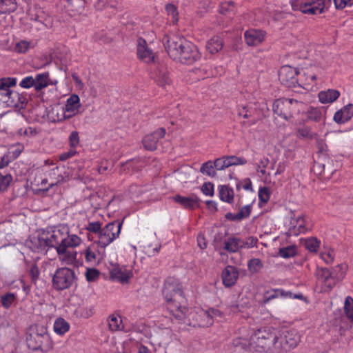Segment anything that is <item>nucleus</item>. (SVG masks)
Returning <instances> with one entry per match:
<instances>
[{
  "label": "nucleus",
  "instance_id": "obj_20",
  "mask_svg": "<svg viewBox=\"0 0 353 353\" xmlns=\"http://www.w3.org/2000/svg\"><path fill=\"white\" fill-rule=\"evenodd\" d=\"M265 32L261 30L250 29L244 33V39L247 45L256 46L261 44L265 39Z\"/></svg>",
  "mask_w": 353,
  "mask_h": 353
},
{
  "label": "nucleus",
  "instance_id": "obj_36",
  "mask_svg": "<svg viewBox=\"0 0 353 353\" xmlns=\"http://www.w3.org/2000/svg\"><path fill=\"white\" fill-rule=\"evenodd\" d=\"M34 81H35L34 90L37 91L41 90L49 85V73L44 72L37 74L34 78Z\"/></svg>",
  "mask_w": 353,
  "mask_h": 353
},
{
  "label": "nucleus",
  "instance_id": "obj_56",
  "mask_svg": "<svg viewBox=\"0 0 353 353\" xmlns=\"http://www.w3.org/2000/svg\"><path fill=\"white\" fill-rule=\"evenodd\" d=\"M213 163L214 164L215 168L217 170H223L230 167V163H228V157L218 158Z\"/></svg>",
  "mask_w": 353,
  "mask_h": 353
},
{
  "label": "nucleus",
  "instance_id": "obj_12",
  "mask_svg": "<svg viewBox=\"0 0 353 353\" xmlns=\"http://www.w3.org/2000/svg\"><path fill=\"white\" fill-rule=\"evenodd\" d=\"M299 70L290 65L282 66L279 71L281 83L288 88H301L302 78L298 79Z\"/></svg>",
  "mask_w": 353,
  "mask_h": 353
},
{
  "label": "nucleus",
  "instance_id": "obj_29",
  "mask_svg": "<svg viewBox=\"0 0 353 353\" xmlns=\"http://www.w3.org/2000/svg\"><path fill=\"white\" fill-rule=\"evenodd\" d=\"M232 345L236 351H254L251 337L250 339L242 336L236 337L232 340Z\"/></svg>",
  "mask_w": 353,
  "mask_h": 353
},
{
  "label": "nucleus",
  "instance_id": "obj_8",
  "mask_svg": "<svg viewBox=\"0 0 353 353\" xmlns=\"http://www.w3.org/2000/svg\"><path fill=\"white\" fill-rule=\"evenodd\" d=\"M276 334V353L288 352L294 348L300 341V336L294 329H283Z\"/></svg>",
  "mask_w": 353,
  "mask_h": 353
},
{
  "label": "nucleus",
  "instance_id": "obj_21",
  "mask_svg": "<svg viewBox=\"0 0 353 353\" xmlns=\"http://www.w3.org/2000/svg\"><path fill=\"white\" fill-rule=\"evenodd\" d=\"M239 275V273L236 267L227 265L221 274L223 284L227 288L233 286L236 283Z\"/></svg>",
  "mask_w": 353,
  "mask_h": 353
},
{
  "label": "nucleus",
  "instance_id": "obj_2",
  "mask_svg": "<svg viewBox=\"0 0 353 353\" xmlns=\"http://www.w3.org/2000/svg\"><path fill=\"white\" fill-rule=\"evenodd\" d=\"M162 294L170 314L179 322L183 321L186 317L188 308L183 306L185 297L179 279L174 277L167 278L162 290Z\"/></svg>",
  "mask_w": 353,
  "mask_h": 353
},
{
  "label": "nucleus",
  "instance_id": "obj_27",
  "mask_svg": "<svg viewBox=\"0 0 353 353\" xmlns=\"http://www.w3.org/2000/svg\"><path fill=\"white\" fill-rule=\"evenodd\" d=\"M291 226L288 230L290 235L297 236L299 234L304 233L307 230L305 221L303 216H299L296 219H292Z\"/></svg>",
  "mask_w": 353,
  "mask_h": 353
},
{
  "label": "nucleus",
  "instance_id": "obj_17",
  "mask_svg": "<svg viewBox=\"0 0 353 353\" xmlns=\"http://www.w3.org/2000/svg\"><path fill=\"white\" fill-rule=\"evenodd\" d=\"M81 108L79 97L76 94H71L65 101L63 108L68 119L77 115Z\"/></svg>",
  "mask_w": 353,
  "mask_h": 353
},
{
  "label": "nucleus",
  "instance_id": "obj_38",
  "mask_svg": "<svg viewBox=\"0 0 353 353\" xmlns=\"http://www.w3.org/2000/svg\"><path fill=\"white\" fill-rule=\"evenodd\" d=\"M108 326L112 331H119L124 329L123 319L118 314L110 316L108 319Z\"/></svg>",
  "mask_w": 353,
  "mask_h": 353
},
{
  "label": "nucleus",
  "instance_id": "obj_3",
  "mask_svg": "<svg viewBox=\"0 0 353 353\" xmlns=\"http://www.w3.org/2000/svg\"><path fill=\"white\" fill-rule=\"evenodd\" d=\"M17 79L4 77L0 79V106L22 108L26 103V98L10 88L17 84Z\"/></svg>",
  "mask_w": 353,
  "mask_h": 353
},
{
  "label": "nucleus",
  "instance_id": "obj_60",
  "mask_svg": "<svg viewBox=\"0 0 353 353\" xmlns=\"http://www.w3.org/2000/svg\"><path fill=\"white\" fill-rule=\"evenodd\" d=\"M34 83L35 81H34V77L32 76H28L21 81L19 85L23 88L28 89L32 87L34 88Z\"/></svg>",
  "mask_w": 353,
  "mask_h": 353
},
{
  "label": "nucleus",
  "instance_id": "obj_4",
  "mask_svg": "<svg viewBox=\"0 0 353 353\" xmlns=\"http://www.w3.org/2000/svg\"><path fill=\"white\" fill-rule=\"evenodd\" d=\"M277 334L270 327H262L251 336V344L254 351L276 353Z\"/></svg>",
  "mask_w": 353,
  "mask_h": 353
},
{
  "label": "nucleus",
  "instance_id": "obj_61",
  "mask_svg": "<svg viewBox=\"0 0 353 353\" xmlns=\"http://www.w3.org/2000/svg\"><path fill=\"white\" fill-rule=\"evenodd\" d=\"M228 163H230V166L236 165H245L247 163V161L244 158L237 157L235 156H228Z\"/></svg>",
  "mask_w": 353,
  "mask_h": 353
},
{
  "label": "nucleus",
  "instance_id": "obj_13",
  "mask_svg": "<svg viewBox=\"0 0 353 353\" xmlns=\"http://www.w3.org/2000/svg\"><path fill=\"white\" fill-rule=\"evenodd\" d=\"M43 240L45 241L48 247L57 248L63 242L64 236L67 233V226L60 225L50 231H43Z\"/></svg>",
  "mask_w": 353,
  "mask_h": 353
},
{
  "label": "nucleus",
  "instance_id": "obj_6",
  "mask_svg": "<svg viewBox=\"0 0 353 353\" xmlns=\"http://www.w3.org/2000/svg\"><path fill=\"white\" fill-rule=\"evenodd\" d=\"M29 346L32 349L48 352L53 347V341L45 325H36L28 338Z\"/></svg>",
  "mask_w": 353,
  "mask_h": 353
},
{
  "label": "nucleus",
  "instance_id": "obj_53",
  "mask_svg": "<svg viewBox=\"0 0 353 353\" xmlns=\"http://www.w3.org/2000/svg\"><path fill=\"white\" fill-rule=\"evenodd\" d=\"M320 241L316 238H310L305 240V246L310 252H315L319 247Z\"/></svg>",
  "mask_w": 353,
  "mask_h": 353
},
{
  "label": "nucleus",
  "instance_id": "obj_34",
  "mask_svg": "<svg viewBox=\"0 0 353 353\" xmlns=\"http://www.w3.org/2000/svg\"><path fill=\"white\" fill-rule=\"evenodd\" d=\"M70 327L69 323L61 317L57 318L53 324L54 332L59 336H63L69 331Z\"/></svg>",
  "mask_w": 353,
  "mask_h": 353
},
{
  "label": "nucleus",
  "instance_id": "obj_44",
  "mask_svg": "<svg viewBox=\"0 0 353 353\" xmlns=\"http://www.w3.org/2000/svg\"><path fill=\"white\" fill-rule=\"evenodd\" d=\"M15 9V0H0V13L9 12Z\"/></svg>",
  "mask_w": 353,
  "mask_h": 353
},
{
  "label": "nucleus",
  "instance_id": "obj_37",
  "mask_svg": "<svg viewBox=\"0 0 353 353\" xmlns=\"http://www.w3.org/2000/svg\"><path fill=\"white\" fill-rule=\"evenodd\" d=\"M223 48V41L219 37H213L210 39L207 44L206 49L212 54L220 51Z\"/></svg>",
  "mask_w": 353,
  "mask_h": 353
},
{
  "label": "nucleus",
  "instance_id": "obj_22",
  "mask_svg": "<svg viewBox=\"0 0 353 353\" xmlns=\"http://www.w3.org/2000/svg\"><path fill=\"white\" fill-rule=\"evenodd\" d=\"M173 199L183 208L190 210H193L199 207L200 203L199 198L194 194H192L189 196H183L178 194L174 196Z\"/></svg>",
  "mask_w": 353,
  "mask_h": 353
},
{
  "label": "nucleus",
  "instance_id": "obj_14",
  "mask_svg": "<svg viewBox=\"0 0 353 353\" xmlns=\"http://www.w3.org/2000/svg\"><path fill=\"white\" fill-rule=\"evenodd\" d=\"M132 276V267L116 265L110 270V279L122 284L128 283Z\"/></svg>",
  "mask_w": 353,
  "mask_h": 353
},
{
  "label": "nucleus",
  "instance_id": "obj_16",
  "mask_svg": "<svg viewBox=\"0 0 353 353\" xmlns=\"http://www.w3.org/2000/svg\"><path fill=\"white\" fill-rule=\"evenodd\" d=\"M279 296L298 299H301L303 298V295L301 294L293 295L291 292L285 291L283 289H272L270 290H267L263 293V299L261 301V304L265 305L271 300L276 299Z\"/></svg>",
  "mask_w": 353,
  "mask_h": 353
},
{
  "label": "nucleus",
  "instance_id": "obj_26",
  "mask_svg": "<svg viewBox=\"0 0 353 353\" xmlns=\"http://www.w3.org/2000/svg\"><path fill=\"white\" fill-rule=\"evenodd\" d=\"M96 243H94L89 245L82 254L85 256L86 262L90 263H94L97 261H101L104 257V252H100L96 250Z\"/></svg>",
  "mask_w": 353,
  "mask_h": 353
},
{
  "label": "nucleus",
  "instance_id": "obj_9",
  "mask_svg": "<svg viewBox=\"0 0 353 353\" xmlns=\"http://www.w3.org/2000/svg\"><path fill=\"white\" fill-rule=\"evenodd\" d=\"M121 223H110L103 227L97 234L95 242L101 248H105L119 236Z\"/></svg>",
  "mask_w": 353,
  "mask_h": 353
},
{
  "label": "nucleus",
  "instance_id": "obj_19",
  "mask_svg": "<svg viewBox=\"0 0 353 353\" xmlns=\"http://www.w3.org/2000/svg\"><path fill=\"white\" fill-rule=\"evenodd\" d=\"M59 261L65 265H74L77 262V252L69 248L60 245L56 250Z\"/></svg>",
  "mask_w": 353,
  "mask_h": 353
},
{
  "label": "nucleus",
  "instance_id": "obj_25",
  "mask_svg": "<svg viewBox=\"0 0 353 353\" xmlns=\"http://www.w3.org/2000/svg\"><path fill=\"white\" fill-rule=\"evenodd\" d=\"M314 3V0H310L306 2L295 0L291 2V6L294 11L299 10L303 14H316V10L319 8L312 7V4Z\"/></svg>",
  "mask_w": 353,
  "mask_h": 353
},
{
  "label": "nucleus",
  "instance_id": "obj_7",
  "mask_svg": "<svg viewBox=\"0 0 353 353\" xmlns=\"http://www.w3.org/2000/svg\"><path fill=\"white\" fill-rule=\"evenodd\" d=\"M337 269H342L341 265H338L332 270L326 268H317L315 275L317 281L321 285V292L331 291L338 282L344 277L343 272L340 274L336 272Z\"/></svg>",
  "mask_w": 353,
  "mask_h": 353
},
{
  "label": "nucleus",
  "instance_id": "obj_64",
  "mask_svg": "<svg viewBox=\"0 0 353 353\" xmlns=\"http://www.w3.org/2000/svg\"><path fill=\"white\" fill-rule=\"evenodd\" d=\"M334 6L336 9H343L345 6L353 5V0H334Z\"/></svg>",
  "mask_w": 353,
  "mask_h": 353
},
{
  "label": "nucleus",
  "instance_id": "obj_63",
  "mask_svg": "<svg viewBox=\"0 0 353 353\" xmlns=\"http://www.w3.org/2000/svg\"><path fill=\"white\" fill-rule=\"evenodd\" d=\"M258 239L254 236H250L246 241L242 239V249L251 248L256 245Z\"/></svg>",
  "mask_w": 353,
  "mask_h": 353
},
{
  "label": "nucleus",
  "instance_id": "obj_33",
  "mask_svg": "<svg viewBox=\"0 0 353 353\" xmlns=\"http://www.w3.org/2000/svg\"><path fill=\"white\" fill-rule=\"evenodd\" d=\"M82 243V239L74 234H70L69 229L67 227V233L63 238V242L61 245H63L67 248H75L79 247Z\"/></svg>",
  "mask_w": 353,
  "mask_h": 353
},
{
  "label": "nucleus",
  "instance_id": "obj_52",
  "mask_svg": "<svg viewBox=\"0 0 353 353\" xmlns=\"http://www.w3.org/2000/svg\"><path fill=\"white\" fill-rule=\"evenodd\" d=\"M69 174L67 173L63 168L61 169L57 177H54V181L50 184L51 186L54 185L60 184L67 181L69 179Z\"/></svg>",
  "mask_w": 353,
  "mask_h": 353
},
{
  "label": "nucleus",
  "instance_id": "obj_42",
  "mask_svg": "<svg viewBox=\"0 0 353 353\" xmlns=\"http://www.w3.org/2000/svg\"><path fill=\"white\" fill-rule=\"evenodd\" d=\"M279 254L285 259L293 257L296 254V246L288 245L284 248H281L279 250Z\"/></svg>",
  "mask_w": 353,
  "mask_h": 353
},
{
  "label": "nucleus",
  "instance_id": "obj_32",
  "mask_svg": "<svg viewBox=\"0 0 353 353\" xmlns=\"http://www.w3.org/2000/svg\"><path fill=\"white\" fill-rule=\"evenodd\" d=\"M252 207L250 205H247L242 207L239 212L236 214L228 212L225 217L230 221H241L244 219L248 218L251 214Z\"/></svg>",
  "mask_w": 353,
  "mask_h": 353
},
{
  "label": "nucleus",
  "instance_id": "obj_18",
  "mask_svg": "<svg viewBox=\"0 0 353 353\" xmlns=\"http://www.w3.org/2000/svg\"><path fill=\"white\" fill-rule=\"evenodd\" d=\"M137 57L146 63H152L154 59L152 50L148 47L146 41L142 38H139L137 41Z\"/></svg>",
  "mask_w": 353,
  "mask_h": 353
},
{
  "label": "nucleus",
  "instance_id": "obj_46",
  "mask_svg": "<svg viewBox=\"0 0 353 353\" xmlns=\"http://www.w3.org/2000/svg\"><path fill=\"white\" fill-rule=\"evenodd\" d=\"M263 267V263L259 259H252L248 263V270L253 274L259 272Z\"/></svg>",
  "mask_w": 353,
  "mask_h": 353
},
{
  "label": "nucleus",
  "instance_id": "obj_47",
  "mask_svg": "<svg viewBox=\"0 0 353 353\" xmlns=\"http://www.w3.org/2000/svg\"><path fill=\"white\" fill-rule=\"evenodd\" d=\"M85 276L88 282H96L100 277V272L96 268H87L85 272Z\"/></svg>",
  "mask_w": 353,
  "mask_h": 353
},
{
  "label": "nucleus",
  "instance_id": "obj_50",
  "mask_svg": "<svg viewBox=\"0 0 353 353\" xmlns=\"http://www.w3.org/2000/svg\"><path fill=\"white\" fill-rule=\"evenodd\" d=\"M165 10L168 15L172 17V23H176L179 20V13L176 6L172 3H168L165 6Z\"/></svg>",
  "mask_w": 353,
  "mask_h": 353
},
{
  "label": "nucleus",
  "instance_id": "obj_40",
  "mask_svg": "<svg viewBox=\"0 0 353 353\" xmlns=\"http://www.w3.org/2000/svg\"><path fill=\"white\" fill-rule=\"evenodd\" d=\"M200 172L205 174L210 177H214L216 176L215 166L212 161H208L203 163L199 170Z\"/></svg>",
  "mask_w": 353,
  "mask_h": 353
},
{
  "label": "nucleus",
  "instance_id": "obj_5",
  "mask_svg": "<svg viewBox=\"0 0 353 353\" xmlns=\"http://www.w3.org/2000/svg\"><path fill=\"white\" fill-rule=\"evenodd\" d=\"M305 104L293 99H279L272 105L274 114L288 121L303 110Z\"/></svg>",
  "mask_w": 353,
  "mask_h": 353
},
{
  "label": "nucleus",
  "instance_id": "obj_39",
  "mask_svg": "<svg viewBox=\"0 0 353 353\" xmlns=\"http://www.w3.org/2000/svg\"><path fill=\"white\" fill-rule=\"evenodd\" d=\"M196 321L199 322V325L201 327H208L213 323L211 316L208 312V310H199L196 313Z\"/></svg>",
  "mask_w": 353,
  "mask_h": 353
},
{
  "label": "nucleus",
  "instance_id": "obj_23",
  "mask_svg": "<svg viewBox=\"0 0 353 353\" xmlns=\"http://www.w3.org/2000/svg\"><path fill=\"white\" fill-rule=\"evenodd\" d=\"M47 118L50 122L53 123L61 122L68 119L63 106L59 104L49 108L47 110Z\"/></svg>",
  "mask_w": 353,
  "mask_h": 353
},
{
  "label": "nucleus",
  "instance_id": "obj_48",
  "mask_svg": "<svg viewBox=\"0 0 353 353\" xmlns=\"http://www.w3.org/2000/svg\"><path fill=\"white\" fill-rule=\"evenodd\" d=\"M297 135L303 139H312L316 137L317 134L312 132L311 128L307 126L299 128L297 130Z\"/></svg>",
  "mask_w": 353,
  "mask_h": 353
},
{
  "label": "nucleus",
  "instance_id": "obj_10",
  "mask_svg": "<svg viewBox=\"0 0 353 353\" xmlns=\"http://www.w3.org/2000/svg\"><path fill=\"white\" fill-rule=\"evenodd\" d=\"M74 271L68 268H59L52 277V285L57 290H63L70 288L75 281Z\"/></svg>",
  "mask_w": 353,
  "mask_h": 353
},
{
  "label": "nucleus",
  "instance_id": "obj_58",
  "mask_svg": "<svg viewBox=\"0 0 353 353\" xmlns=\"http://www.w3.org/2000/svg\"><path fill=\"white\" fill-rule=\"evenodd\" d=\"M143 143L145 149L153 150L154 149V136L153 134L145 136Z\"/></svg>",
  "mask_w": 353,
  "mask_h": 353
},
{
  "label": "nucleus",
  "instance_id": "obj_62",
  "mask_svg": "<svg viewBox=\"0 0 353 353\" xmlns=\"http://www.w3.org/2000/svg\"><path fill=\"white\" fill-rule=\"evenodd\" d=\"M202 192L207 196L214 195V185L210 182L204 183L201 187Z\"/></svg>",
  "mask_w": 353,
  "mask_h": 353
},
{
  "label": "nucleus",
  "instance_id": "obj_45",
  "mask_svg": "<svg viewBox=\"0 0 353 353\" xmlns=\"http://www.w3.org/2000/svg\"><path fill=\"white\" fill-rule=\"evenodd\" d=\"M344 311L347 319L353 322V299L351 296H347L344 303Z\"/></svg>",
  "mask_w": 353,
  "mask_h": 353
},
{
  "label": "nucleus",
  "instance_id": "obj_11",
  "mask_svg": "<svg viewBox=\"0 0 353 353\" xmlns=\"http://www.w3.org/2000/svg\"><path fill=\"white\" fill-rule=\"evenodd\" d=\"M312 170L315 174L321 176L325 180H329L336 169L334 168L333 160L322 153L314 161Z\"/></svg>",
  "mask_w": 353,
  "mask_h": 353
},
{
  "label": "nucleus",
  "instance_id": "obj_59",
  "mask_svg": "<svg viewBox=\"0 0 353 353\" xmlns=\"http://www.w3.org/2000/svg\"><path fill=\"white\" fill-rule=\"evenodd\" d=\"M270 194L268 188L263 187L259 190V198L261 202L267 203L270 199Z\"/></svg>",
  "mask_w": 353,
  "mask_h": 353
},
{
  "label": "nucleus",
  "instance_id": "obj_43",
  "mask_svg": "<svg viewBox=\"0 0 353 353\" xmlns=\"http://www.w3.org/2000/svg\"><path fill=\"white\" fill-rule=\"evenodd\" d=\"M219 11L222 14H231L235 12V6L233 1H225L220 3Z\"/></svg>",
  "mask_w": 353,
  "mask_h": 353
},
{
  "label": "nucleus",
  "instance_id": "obj_1",
  "mask_svg": "<svg viewBox=\"0 0 353 353\" xmlns=\"http://www.w3.org/2000/svg\"><path fill=\"white\" fill-rule=\"evenodd\" d=\"M162 42L168 54L174 61L191 65L201 58L197 47L183 37L165 36Z\"/></svg>",
  "mask_w": 353,
  "mask_h": 353
},
{
  "label": "nucleus",
  "instance_id": "obj_28",
  "mask_svg": "<svg viewBox=\"0 0 353 353\" xmlns=\"http://www.w3.org/2000/svg\"><path fill=\"white\" fill-rule=\"evenodd\" d=\"M340 92L334 89H328L321 91L318 94V97L322 103H331L336 101L340 97Z\"/></svg>",
  "mask_w": 353,
  "mask_h": 353
},
{
  "label": "nucleus",
  "instance_id": "obj_54",
  "mask_svg": "<svg viewBox=\"0 0 353 353\" xmlns=\"http://www.w3.org/2000/svg\"><path fill=\"white\" fill-rule=\"evenodd\" d=\"M322 110L318 108H311L308 111V119L316 122L320 121L322 119Z\"/></svg>",
  "mask_w": 353,
  "mask_h": 353
},
{
  "label": "nucleus",
  "instance_id": "obj_55",
  "mask_svg": "<svg viewBox=\"0 0 353 353\" xmlns=\"http://www.w3.org/2000/svg\"><path fill=\"white\" fill-rule=\"evenodd\" d=\"M315 2L312 4V7L319 8L316 10V14H321L323 12L325 7H329L331 4L332 0H314Z\"/></svg>",
  "mask_w": 353,
  "mask_h": 353
},
{
  "label": "nucleus",
  "instance_id": "obj_51",
  "mask_svg": "<svg viewBox=\"0 0 353 353\" xmlns=\"http://www.w3.org/2000/svg\"><path fill=\"white\" fill-rule=\"evenodd\" d=\"M69 145L70 148L77 150L80 143L79 134L77 131H72L68 137Z\"/></svg>",
  "mask_w": 353,
  "mask_h": 353
},
{
  "label": "nucleus",
  "instance_id": "obj_30",
  "mask_svg": "<svg viewBox=\"0 0 353 353\" xmlns=\"http://www.w3.org/2000/svg\"><path fill=\"white\" fill-rule=\"evenodd\" d=\"M43 239V233L41 232L37 236H32L27 243L28 246L34 252H39L45 250L48 247Z\"/></svg>",
  "mask_w": 353,
  "mask_h": 353
},
{
  "label": "nucleus",
  "instance_id": "obj_41",
  "mask_svg": "<svg viewBox=\"0 0 353 353\" xmlns=\"http://www.w3.org/2000/svg\"><path fill=\"white\" fill-rule=\"evenodd\" d=\"M34 45L31 41L21 40L15 43L14 50L18 53H26Z\"/></svg>",
  "mask_w": 353,
  "mask_h": 353
},
{
  "label": "nucleus",
  "instance_id": "obj_57",
  "mask_svg": "<svg viewBox=\"0 0 353 353\" xmlns=\"http://www.w3.org/2000/svg\"><path fill=\"white\" fill-rule=\"evenodd\" d=\"M12 180L10 174H0V191H5Z\"/></svg>",
  "mask_w": 353,
  "mask_h": 353
},
{
  "label": "nucleus",
  "instance_id": "obj_35",
  "mask_svg": "<svg viewBox=\"0 0 353 353\" xmlns=\"http://www.w3.org/2000/svg\"><path fill=\"white\" fill-rule=\"evenodd\" d=\"M219 195L221 201L228 203H232L234 201V190L228 185H220L219 187Z\"/></svg>",
  "mask_w": 353,
  "mask_h": 353
},
{
  "label": "nucleus",
  "instance_id": "obj_31",
  "mask_svg": "<svg viewBox=\"0 0 353 353\" xmlns=\"http://www.w3.org/2000/svg\"><path fill=\"white\" fill-rule=\"evenodd\" d=\"M223 249L230 253L236 252L242 249V239L237 237H229L223 242Z\"/></svg>",
  "mask_w": 353,
  "mask_h": 353
},
{
  "label": "nucleus",
  "instance_id": "obj_24",
  "mask_svg": "<svg viewBox=\"0 0 353 353\" xmlns=\"http://www.w3.org/2000/svg\"><path fill=\"white\" fill-rule=\"evenodd\" d=\"M353 117V104L349 103L336 111L333 119L338 124H343L350 121Z\"/></svg>",
  "mask_w": 353,
  "mask_h": 353
},
{
  "label": "nucleus",
  "instance_id": "obj_49",
  "mask_svg": "<svg viewBox=\"0 0 353 353\" xmlns=\"http://www.w3.org/2000/svg\"><path fill=\"white\" fill-rule=\"evenodd\" d=\"M16 301V296L13 293H6L1 296L0 303L5 308H10Z\"/></svg>",
  "mask_w": 353,
  "mask_h": 353
},
{
  "label": "nucleus",
  "instance_id": "obj_15",
  "mask_svg": "<svg viewBox=\"0 0 353 353\" xmlns=\"http://www.w3.org/2000/svg\"><path fill=\"white\" fill-rule=\"evenodd\" d=\"M172 79L167 67L163 64L156 65V83L165 91H169L172 88Z\"/></svg>",
  "mask_w": 353,
  "mask_h": 353
}]
</instances>
